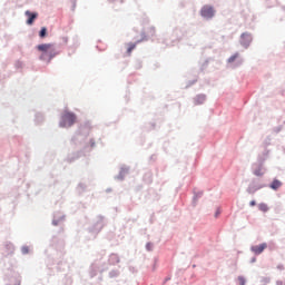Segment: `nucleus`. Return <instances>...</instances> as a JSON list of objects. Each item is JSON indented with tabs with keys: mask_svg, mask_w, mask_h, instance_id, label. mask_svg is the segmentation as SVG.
Listing matches in <instances>:
<instances>
[{
	"mask_svg": "<svg viewBox=\"0 0 285 285\" xmlns=\"http://www.w3.org/2000/svg\"><path fill=\"white\" fill-rule=\"evenodd\" d=\"M37 50L41 52L40 59L41 61H52L55 57H57V48L52 43H42L37 47Z\"/></svg>",
	"mask_w": 285,
	"mask_h": 285,
	"instance_id": "obj_1",
	"label": "nucleus"
},
{
	"mask_svg": "<svg viewBox=\"0 0 285 285\" xmlns=\"http://www.w3.org/2000/svg\"><path fill=\"white\" fill-rule=\"evenodd\" d=\"M77 121V116L70 111H65L61 116L60 128H70L75 126Z\"/></svg>",
	"mask_w": 285,
	"mask_h": 285,
	"instance_id": "obj_2",
	"label": "nucleus"
},
{
	"mask_svg": "<svg viewBox=\"0 0 285 285\" xmlns=\"http://www.w3.org/2000/svg\"><path fill=\"white\" fill-rule=\"evenodd\" d=\"M202 17L205 19H213L215 17V9L210 6H204L200 10Z\"/></svg>",
	"mask_w": 285,
	"mask_h": 285,
	"instance_id": "obj_3",
	"label": "nucleus"
},
{
	"mask_svg": "<svg viewBox=\"0 0 285 285\" xmlns=\"http://www.w3.org/2000/svg\"><path fill=\"white\" fill-rule=\"evenodd\" d=\"M268 248V244L262 243L261 245H254L250 247L252 253L254 255H262L263 250H266Z\"/></svg>",
	"mask_w": 285,
	"mask_h": 285,
	"instance_id": "obj_4",
	"label": "nucleus"
},
{
	"mask_svg": "<svg viewBox=\"0 0 285 285\" xmlns=\"http://www.w3.org/2000/svg\"><path fill=\"white\" fill-rule=\"evenodd\" d=\"M26 17H28L27 19V26H32L35 23V20L39 17V13L37 12H31L30 10H27L24 12Z\"/></svg>",
	"mask_w": 285,
	"mask_h": 285,
	"instance_id": "obj_5",
	"label": "nucleus"
},
{
	"mask_svg": "<svg viewBox=\"0 0 285 285\" xmlns=\"http://www.w3.org/2000/svg\"><path fill=\"white\" fill-rule=\"evenodd\" d=\"M240 43H243L244 46H248V43H250V35L243 33Z\"/></svg>",
	"mask_w": 285,
	"mask_h": 285,
	"instance_id": "obj_6",
	"label": "nucleus"
},
{
	"mask_svg": "<svg viewBox=\"0 0 285 285\" xmlns=\"http://www.w3.org/2000/svg\"><path fill=\"white\" fill-rule=\"evenodd\" d=\"M269 188H272L273 190H278L279 188H282V181H279L278 179H274Z\"/></svg>",
	"mask_w": 285,
	"mask_h": 285,
	"instance_id": "obj_7",
	"label": "nucleus"
},
{
	"mask_svg": "<svg viewBox=\"0 0 285 285\" xmlns=\"http://www.w3.org/2000/svg\"><path fill=\"white\" fill-rule=\"evenodd\" d=\"M204 101H206V96H204V95L197 96L195 98V105L196 106H202V104H204Z\"/></svg>",
	"mask_w": 285,
	"mask_h": 285,
	"instance_id": "obj_8",
	"label": "nucleus"
},
{
	"mask_svg": "<svg viewBox=\"0 0 285 285\" xmlns=\"http://www.w3.org/2000/svg\"><path fill=\"white\" fill-rule=\"evenodd\" d=\"M258 209L262 212V213H268V205H266V203H261L258 205Z\"/></svg>",
	"mask_w": 285,
	"mask_h": 285,
	"instance_id": "obj_9",
	"label": "nucleus"
},
{
	"mask_svg": "<svg viewBox=\"0 0 285 285\" xmlns=\"http://www.w3.org/2000/svg\"><path fill=\"white\" fill-rule=\"evenodd\" d=\"M47 35H48V29L46 27H42L39 32L40 39H45V37H47Z\"/></svg>",
	"mask_w": 285,
	"mask_h": 285,
	"instance_id": "obj_10",
	"label": "nucleus"
},
{
	"mask_svg": "<svg viewBox=\"0 0 285 285\" xmlns=\"http://www.w3.org/2000/svg\"><path fill=\"white\" fill-rule=\"evenodd\" d=\"M135 48H137V43L130 42L127 48V53L130 55Z\"/></svg>",
	"mask_w": 285,
	"mask_h": 285,
	"instance_id": "obj_11",
	"label": "nucleus"
},
{
	"mask_svg": "<svg viewBox=\"0 0 285 285\" xmlns=\"http://www.w3.org/2000/svg\"><path fill=\"white\" fill-rule=\"evenodd\" d=\"M254 175H256V177H262V175H264V171H262V167H259L258 169L254 170Z\"/></svg>",
	"mask_w": 285,
	"mask_h": 285,
	"instance_id": "obj_12",
	"label": "nucleus"
},
{
	"mask_svg": "<svg viewBox=\"0 0 285 285\" xmlns=\"http://www.w3.org/2000/svg\"><path fill=\"white\" fill-rule=\"evenodd\" d=\"M148 35H149V37H155V28L150 27L148 29Z\"/></svg>",
	"mask_w": 285,
	"mask_h": 285,
	"instance_id": "obj_13",
	"label": "nucleus"
},
{
	"mask_svg": "<svg viewBox=\"0 0 285 285\" xmlns=\"http://www.w3.org/2000/svg\"><path fill=\"white\" fill-rule=\"evenodd\" d=\"M237 57H239V53H235L234 56H232L228 61L229 63H233V61H235V59H237Z\"/></svg>",
	"mask_w": 285,
	"mask_h": 285,
	"instance_id": "obj_14",
	"label": "nucleus"
},
{
	"mask_svg": "<svg viewBox=\"0 0 285 285\" xmlns=\"http://www.w3.org/2000/svg\"><path fill=\"white\" fill-rule=\"evenodd\" d=\"M238 282H239L240 285H246V278L245 277L239 276Z\"/></svg>",
	"mask_w": 285,
	"mask_h": 285,
	"instance_id": "obj_15",
	"label": "nucleus"
},
{
	"mask_svg": "<svg viewBox=\"0 0 285 285\" xmlns=\"http://www.w3.org/2000/svg\"><path fill=\"white\" fill-rule=\"evenodd\" d=\"M23 255H28L30 253V249L28 247H22Z\"/></svg>",
	"mask_w": 285,
	"mask_h": 285,
	"instance_id": "obj_16",
	"label": "nucleus"
},
{
	"mask_svg": "<svg viewBox=\"0 0 285 285\" xmlns=\"http://www.w3.org/2000/svg\"><path fill=\"white\" fill-rule=\"evenodd\" d=\"M147 250H153V245L150 243L147 244Z\"/></svg>",
	"mask_w": 285,
	"mask_h": 285,
	"instance_id": "obj_17",
	"label": "nucleus"
},
{
	"mask_svg": "<svg viewBox=\"0 0 285 285\" xmlns=\"http://www.w3.org/2000/svg\"><path fill=\"white\" fill-rule=\"evenodd\" d=\"M249 206H257V203H256L255 200H252V202L249 203Z\"/></svg>",
	"mask_w": 285,
	"mask_h": 285,
	"instance_id": "obj_18",
	"label": "nucleus"
},
{
	"mask_svg": "<svg viewBox=\"0 0 285 285\" xmlns=\"http://www.w3.org/2000/svg\"><path fill=\"white\" fill-rule=\"evenodd\" d=\"M52 224H53V226H59V222H57V220H53Z\"/></svg>",
	"mask_w": 285,
	"mask_h": 285,
	"instance_id": "obj_19",
	"label": "nucleus"
},
{
	"mask_svg": "<svg viewBox=\"0 0 285 285\" xmlns=\"http://www.w3.org/2000/svg\"><path fill=\"white\" fill-rule=\"evenodd\" d=\"M141 41H146V35H145V33H142V39H141Z\"/></svg>",
	"mask_w": 285,
	"mask_h": 285,
	"instance_id": "obj_20",
	"label": "nucleus"
},
{
	"mask_svg": "<svg viewBox=\"0 0 285 285\" xmlns=\"http://www.w3.org/2000/svg\"><path fill=\"white\" fill-rule=\"evenodd\" d=\"M141 42V40H138L136 43H140Z\"/></svg>",
	"mask_w": 285,
	"mask_h": 285,
	"instance_id": "obj_21",
	"label": "nucleus"
}]
</instances>
